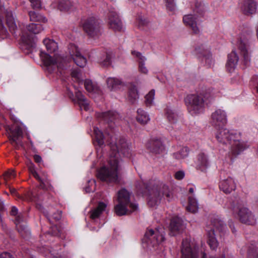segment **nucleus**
Listing matches in <instances>:
<instances>
[{"label":"nucleus","instance_id":"obj_51","mask_svg":"<svg viewBox=\"0 0 258 258\" xmlns=\"http://www.w3.org/2000/svg\"><path fill=\"white\" fill-rule=\"evenodd\" d=\"M33 9H39L41 6L40 0H29Z\"/></svg>","mask_w":258,"mask_h":258},{"label":"nucleus","instance_id":"obj_28","mask_svg":"<svg viewBox=\"0 0 258 258\" xmlns=\"http://www.w3.org/2000/svg\"><path fill=\"white\" fill-rule=\"evenodd\" d=\"M132 55L136 59L139 63V70L143 74H147L148 72V70L145 66V62L146 60V58L143 56L140 52L135 50L132 51Z\"/></svg>","mask_w":258,"mask_h":258},{"label":"nucleus","instance_id":"obj_19","mask_svg":"<svg viewBox=\"0 0 258 258\" xmlns=\"http://www.w3.org/2000/svg\"><path fill=\"white\" fill-rule=\"evenodd\" d=\"M195 165L197 170L204 173L207 172L211 165L208 155L204 153H200L197 156Z\"/></svg>","mask_w":258,"mask_h":258},{"label":"nucleus","instance_id":"obj_27","mask_svg":"<svg viewBox=\"0 0 258 258\" xmlns=\"http://www.w3.org/2000/svg\"><path fill=\"white\" fill-rule=\"evenodd\" d=\"M238 59V54L235 50H233L228 54L226 68L229 73H232L234 71L237 64Z\"/></svg>","mask_w":258,"mask_h":258},{"label":"nucleus","instance_id":"obj_46","mask_svg":"<svg viewBox=\"0 0 258 258\" xmlns=\"http://www.w3.org/2000/svg\"><path fill=\"white\" fill-rule=\"evenodd\" d=\"M95 187V180L90 179L88 180L87 184L85 187V190L86 192L89 193L93 191Z\"/></svg>","mask_w":258,"mask_h":258},{"label":"nucleus","instance_id":"obj_34","mask_svg":"<svg viewBox=\"0 0 258 258\" xmlns=\"http://www.w3.org/2000/svg\"><path fill=\"white\" fill-rule=\"evenodd\" d=\"M43 43L48 53H55L58 49L57 43L53 39L45 38L43 40Z\"/></svg>","mask_w":258,"mask_h":258},{"label":"nucleus","instance_id":"obj_56","mask_svg":"<svg viewBox=\"0 0 258 258\" xmlns=\"http://www.w3.org/2000/svg\"><path fill=\"white\" fill-rule=\"evenodd\" d=\"M49 252L51 255H52L53 257L57 258L58 253L55 250H49Z\"/></svg>","mask_w":258,"mask_h":258},{"label":"nucleus","instance_id":"obj_17","mask_svg":"<svg viewBox=\"0 0 258 258\" xmlns=\"http://www.w3.org/2000/svg\"><path fill=\"white\" fill-rule=\"evenodd\" d=\"M237 44L238 49L243 56L245 65H248L250 59L248 51L249 47L247 43V39L242 37V36H240L238 38Z\"/></svg>","mask_w":258,"mask_h":258},{"label":"nucleus","instance_id":"obj_29","mask_svg":"<svg viewBox=\"0 0 258 258\" xmlns=\"http://www.w3.org/2000/svg\"><path fill=\"white\" fill-rule=\"evenodd\" d=\"M52 7L57 8L61 11H66L72 9L73 3L70 0H55L51 4Z\"/></svg>","mask_w":258,"mask_h":258},{"label":"nucleus","instance_id":"obj_1","mask_svg":"<svg viewBox=\"0 0 258 258\" xmlns=\"http://www.w3.org/2000/svg\"><path fill=\"white\" fill-rule=\"evenodd\" d=\"M110 152L106 165L102 166L97 172V177L107 183H117L118 173L121 168L122 160L119 153L124 156L130 157L131 144L125 138L119 139L117 144H109Z\"/></svg>","mask_w":258,"mask_h":258},{"label":"nucleus","instance_id":"obj_48","mask_svg":"<svg viewBox=\"0 0 258 258\" xmlns=\"http://www.w3.org/2000/svg\"><path fill=\"white\" fill-rule=\"evenodd\" d=\"M16 174L15 171L13 169L9 170L4 174V178L6 181L14 178Z\"/></svg>","mask_w":258,"mask_h":258},{"label":"nucleus","instance_id":"obj_13","mask_svg":"<svg viewBox=\"0 0 258 258\" xmlns=\"http://www.w3.org/2000/svg\"><path fill=\"white\" fill-rule=\"evenodd\" d=\"M227 121V112L223 109H217L211 114V123L215 128L224 127Z\"/></svg>","mask_w":258,"mask_h":258},{"label":"nucleus","instance_id":"obj_62","mask_svg":"<svg viewBox=\"0 0 258 258\" xmlns=\"http://www.w3.org/2000/svg\"><path fill=\"white\" fill-rule=\"evenodd\" d=\"M229 226L232 231L233 233H234L235 232V229H234V226L233 225V224H231L229 225Z\"/></svg>","mask_w":258,"mask_h":258},{"label":"nucleus","instance_id":"obj_21","mask_svg":"<svg viewBox=\"0 0 258 258\" xmlns=\"http://www.w3.org/2000/svg\"><path fill=\"white\" fill-rule=\"evenodd\" d=\"M21 47L23 49H27L32 52L35 47V43L32 35H29L25 30L21 31Z\"/></svg>","mask_w":258,"mask_h":258},{"label":"nucleus","instance_id":"obj_58","mask_svg":"<svg viewBox=\"0 0 258 258\" xmlns=\"http://www.w3.org/2000/svg\"><path fill=\"white\" fill-rule=\"evenodd\" d=\"M68 96L71 99H72L73 100H74L75 101V98H74V94H73V91H72L71 90L70 88L68 89Z\"/></svg>","mask_w":258,"mask_h":258},{"label":"nucleus","instance_id":"obj_31","mask_svg":"<svg viewBox=\"0 0 258 258\" xmlns=\"http://www.w3.org/2000/svg\"><path fill=\"white\" fill-rule=\"evenodd\" d=\"M97 117L102 118L107 123L111 122L119 118L118 114L115 111H108L98 113Z\"/></svg>","mask_w":258,"mask_h":258},{"label":"nucleus","instance_id":"obj_7","mask_svg":"<svg viewBox=\"0 0 258 258\" xmlns=\"http://www.w3.org/2000/svg\"><path fill=\"white\" fill-rule=\"evenodd\" d=\"M207 97L203 93L189 94L184 99L188 111L192 115H196L204 112L205 99Z\"/></svg>","mask_w":258,"mask_h":258},{"label":"nucleus","instance_id":"obj_26","mask_svg":"<svg viewBox=\"0 0 258 258\" xmlns=\"http://www.w3.org/2000/svg\"><path fill=\"white\" fill-rule=\"evenodd\" d=\"M23 218L21 215H18L15 220V224L18 232L24 238L28 237L30 232L25 224L22 223Z\"/></svg>","mask_w":258,"mask_h":258},{"label":"nucleus","instance_id":"obj_2","mask_svg":"<svg viewBox=\"0 0 258 258\" xmlns=\"http://www.w3.org/2000/svg\"><path fill=\"white\" fill-rule=\"evenodd\" d=\"M68 51L70 58H64L61 55L55 54L53 56L40 50L39 56L43 61L46 70L50 74L56 73L61 75L67 67V63L73 59L75 63L81 68L84 67L87 63V59L82 55L78 47L75 44H70Z\"/></svg>","mask_w":258,"mask_h":258},{"label":"nucleus","instance_id":"obj_10","mask_svg":"<svg viewBox=\"0 0 258 258\" xmlns=\"http://www.w3.org/2000/svg\"><path fill=\"white\" fill-rule=\"evenodd\" d=\"M212 227L210 229H207V242L212 249H216L218 245V241L215 237V230L216 229L220 232H225L226 231V226L223 222L218 219H214L211 222Z\"/></svg>","mask_w":258,"mask_h":258},{"label":"nucleus","instance_id":"obj_32","mask_svg":"<svg viewBox=\"0 0 258 258\" xmlns=\"http://www.w3.org/2000/svg\"><path fill=\"white\" fill-rule=\"evenodd\" d=\"M106 207V204L103 202H99L98 206L90 211V218L95 221L96 219H98L102 212L105 210Z\"/></svg>","mask_w":258,"mask_h":258},{"label":"nucleus","instance_id":"obj_9","mask_svg":"<svg viewBox=\"0 0 258 258\" xmlns=\"http://www.w3.org/2000/svg\"><path fill=\"white\" fill-rule=\"evenodd\" d=\"M10 143L16 148L22 146V140L23 133L22 127L18 124H14L11 126L7 125L5 126Z\"/></svg>","mask_w":258,"mask_h":258},{"label":"nucleus","instance_id":"obj_47","mask_svg":"<svg viewBox=\"0 0 258 258\" xmlns=\"http://www.w3.org/2000/svg\"><path fill=\"white\" fill-rule=\"evenodd\" d=\"M71 75L73 79L75 81L78 82L79 84L83 83V80L81 79L80 73L78 70H73L71 73Z\"/></svg>","mask_w":258,"mask_h":258},{"label":"nucleus","instance_id":"obj_55","mask_svg":"<svg viewBox=\"0 0 258 258\" xmlns=\"http://www.w3.org/2000/svg\"><path fill=\"white\" fill-rule=\"evenodd\" d=\"M18 209L16 207H13L11 211V215L16 216L18 214Z\"/></svg>","mask_w":258,"mask_h":258},{"label":"nucleus","instance_id":"obj_42","mask_svg":"<svg viewBox=\"0 0 258 258\" xmlns=\"http://www.w3.org/2000/svg\"><path fill=\"white\" fill-rule=\"evenodd\" d=\"M29 16L31 21L41 22L44 23L47 22V19L45 17L34 11H30L29 12Z\"/></svg>","mask_w":258,"mask_h":258},{"label":"nucleus","instance_id":"obj_20","mask_svg":"<svg viewBox=\"0 0 258 258\" xmlns=\"http://www.w3.org/2000/svg\"><path fill=\"white\" fill-rule=\"evenodd\" d=\"M185 226L182 219L179 217L173 218L169 226L170 234L175 236L181 233L185 229Z\"/></svg>","mask_w":258,"mask_h":258},{"label":"nucleus","instance_id":"obj_39","mask_svg":"<svg viewBox=\"0 0 258 258\" xmlns=\"http://www.w3.org/2000/svg\"><path fill=\"white\" fill-rule=\"evenodd\" d=\"M26 30L32 34H38L43 30V27L41 24L31 23L26 26Z\"/></svg>","mask_w":258,"mask_h":258},{"label":"nucleus","instance_id":"obj_25","mask_svg":"<svg viewBox=\"0 0 258 258\" xmlns=\"http://www.w3.org/2000/svg\"><path fill=\"white\" fill-rule=\"evenodd\" d=\"M73 87L75 90V97L77 100V103L79 105L80 108L86 111L88 110L90 107L89 101L86 99L78 88H77L74 86H73Z\"/></svg>","mask_w":258,"mask_h":258},{"label":"nucleus","instance_id":"obj_8","mask_svg":"<svg viewBox=\"0 0 258 258\" xmlns=\"http://www.w3.org/2000/svg\"><path fill=\"white\" fill-rule=\"evenodd\" d=\"M233 213L239 221L243 224L254 225L256 223V218L254 214L246 207L237 204L232 208Z\"/></svg>","mask_w":258,"mask_h":258},{"label":"nucleus","instance_id":"obj_45","mask_svg":"<svg viewBox=\"0 0 258 258\" xmlns=\"http://www.w3.org/2000/svg\"><path fill=\"white\" fill-rule=\"evenodd\" d=\"M155 94V91L153 89L146 95L145 102L147 106L150 107L154 105Z\"/></svg>","mask_w":258,"mask_h":258},{"label":"nucleus","instance_id":"obj_30","mask_svg":"<svg viewBox=\"0 0 258 258\" xmlns=\"http://www.w3.org/2000/svg\"><path fill=\"white\" fill-rule=\"evenodd\" d=\"M27 166L29 169L30 172L33 175V176L38 181H40V186L42 188H45V182L46 181V177L45 174L43 173L44 177L41 178L40 177L38 173L36 172L34 164L31 161H29L27 164Z\"/></svg>","mask_w":258,"mask_h":258},{"label":"nucleus","instance_id":"obj_3","mask_svg":"<svg viewBox=\"0 0 258 258\" xmlns=\"http://www.w3.org/2000/svg\"><path fill=\"white\" fill-rule=\"evenodd\" d=\"M216 128V139L221 144L229 145L230 152L234 156L240 154L248 148L247 143L241 140L240 133L223 127Z\"/></svg>","mask_w":258,"mask_h":258},{"label":"nucleus","instance_id":"obj_43","mask_svg":"<svg viewBox=\"0 0 258 258\" xmlns=\"http://www.w3.org/2000/svg\"><path fill=\"white\" fill-rule=\"evenodd\" d=\"M248 258H258V244H251L247 251Z\"/></svg>","mask_w":258,"mask_h":258},{"label":"nucleus","instance_id":"obj_36","mask_svg":"<svg viewBox=\"0 0 258 258\" xmlns=\"http://www.w3.org/2000/svg\"><path fill=\"white\" fill-rule=\"evenodd\" d=\"M86 90L90 93L99 94L100 93L99 87L90 80H86L84 82Z\"/></svg>","mask_w":258,"mask_h":258},{"label":"nucleus","instance_id":"obj_11","mask_svg":"<svg viewBox=\"0 0 258 258\" xmlns=\"http://www.w3.org/2000/svg\"><path fill=\"white\" fill-rule=\"evenodd\" d=\"M164 231L162 228L153 230H148L143 239V242L147 243L148 246H156L164 240Z\"/></svg>","mask_w":258,"mask_h":258},{"label":"nucleus","instance_id":"obj_41","mask_svg":"<svg viewBox=\"0 0 258 258\" xmlns=\"http://www.w3.org/2000/svg\"><path fill=\"white\" fill-rule=\"evenodd\" d=\"M189 154V149L187 147L181 148L179 151L174 153L173 157L178 160H181L187 157Z\"/></svg>","mask_w":258,"mask_h":258},{"label":"nucleus","instance_id":"obj_15","mask_svg":"<svg viewBox=\"0 0 258 258\" xmlns=\"http://www.w3.org/2000/svg\"><path fill=\"white\" fill-rule=\"evenodd\" d=\"M219 187L225 194H229L236 189V184L235 180L229 174L225 175L224 173H221Z\"/></svg>","mask_w":258,"mask_h":258},{"label":"nucleus","instance_id":"obj_60","mask_svg":"<svg viewBox=\"0 0 258 258\" xmlns=\"http://www.w3.org/2000/svg\"><path fill=\"white\" fill-rule=\"evenodd\" d=\"M203 7H201V8H199L197 7L196 8L195 10H194L195 12H196L197 13H198L200 15L202 14L203 13Z\"/></svg>","mask_w":258,"mask_h":258},{"label":"nucleus","instance_id":"obj_37","mask_svg":"<svg viewBox=\"0 0 258 258\" xmlns=\"http://www.w3.org/2000/svg\"><path fill=\"white\" fill-rule=\"evenodd\" d=\"M199 209V205L197 199L192 195L188 197V205L186 210L191 213H196Z\"/></svg>","mask_w":258,"mask_h":258},{"label":"nucleus","instance_id":"obj_64","mask_svg":"<svg viewBox=\"0 0 258 258\" xmlns=\"http://www.w3.org/2000/svg\"><path fill=\"white\" fill-rule=\"evenodd\" d=\"M256 79V83H257V92H258V77H253V79Z\"/></svg>","mask_w":258,"mask_h":258},{"label":"nucleus","instance_id":"obj_16","mask_svg":"<svg viewBox=\"0 0 258 258\" xmlns=\"http://www.w3.org/2000/svg\"><path fill=\"white\" fill-rule=\"evenodd\" d=\"M195 54L199 55L202 62L208 68L212 67L214 63L212 54L208 49L202 45L195 48Z\"/></svg>","mask_w":258,"mask_h":258},{"label":"nucleus","instance_id":"obj_22","mask_svg":"<svg viewBox=\"0 0 258 258\" xmlns=\"http://www.w3.org/2000/svg\"><path fill=\"white\" fill-rule=\"evenodd\" d=\"M198 16L192 14L184 15L183 17V21L185 25L189 27L193 33L199 34L200 32V27L198 25Z\"/></svg>","mask_w":258,"mask_h":258},{"label":"nucleus","instance_id":"obj_33","mask_svg":"<svg viewBox=\"0 0 258 258\" xmlns=\"http://www.w3.org/2000/svg\"><path fill=\"white\" fill-rule=\"evenodd\" d=\"M139 97L137 87L133 84H129L127 98L131 103H135Z\"/></svg>","mask_w":258,"mask_h":258},{"label":"nucleus","instance_id":"obj_18","mask_svg":"<svg viewBox=\"0 0 258 258\" xmlns=\"http://www.w3.org/2000/svg\"><path fill=\"white\" fill-rule=\"evenodd\" d=\"M147 148L152 153L161 154L165 152L162 142L160 139L152 138L146 144Z\"/></svg>","mask_w":258,"mask_h":258},{"label":"nucleus","instance_id":"obj_35","mask_svg":"<svg viewBox=\"0 0 258 258\" xmlns=\"http://www.w3.org/2000/svg\"><path fill=\"white\" fill-rule=\"evenodd\" d=\"M165 115L171 124L174 125L177 123L179 115L174 109L170 107H167L165 110Z\"/></svg>","mask_w":258,"mask_h":258},{"label":"nucleus","instance_id":"obj_61","mask_svg":"<svg viewBox=\"0 0 258 258\" xmlns=\"http://www.w3.org/2000/svg\"><path fill=\"white\" fill-rule=\"evenodd\" d=\"M142 187H141V185H139V188H145V189H147L148 190L149 189V186L148 185H147V183H146L144 181H142Z\"/></svg>","mask_w":258,"mask_h":258},{"label":"nucleus","instance_id":"obj_54","mask_svg":"<svg viewBox=\"0 0 258 258\" xmlns=\"http://www.w3.org/2000/svg\"><path fill=\"white\" fill-rule=\"evenodd\" d=\"M52 216L55 220H58L61 218V212L57 211V213L53 214Z\"/></svg>","mask_w":258,"mask_h":258},{"label":"nucleus","instance_id":"obj_24","mask_svg":"<svg viewBox=\"0 0 258 258\" xmlns=\"http://www.w3.org/2000/svg\"><path fill=\"white\" fill-rule=\"evenodd\" d=\"M107 87L112 91L123 90L126 86V83L118 78L110 77L106 80Z\"/></svg>","mask_w":258,"mask_h":258},{"label":"nucleus","instance_id":"obj_5","mask_svg":"<svg viewBox=\"0 0 258 258\" xmlns=\"http://www.w3.org/2000/svg\"><path fill=\"white\" fill-rule=\"evenodd\" d=\"M6 18V21L8 27L10 32L13 34H15L16 31L18 29V27L16 23V20L12 11L10 9H6L3 6H0V38L4 39L9 36L8 32L4 26L3 19L4 17Z\"/></svg>","mask_w":258,"mask_h":258},{"label":"nucleus","instance_id":"obj_14","mask_svg":"<svg viewBox=\"0 0 258 258\" xmlns=\"http://www.w3.org/2000/svg\"><path fill=\"white\" fill-rule=\"evenodd\" d=\"M107 23L109 27L114 31H120L123 27L117 12L114 7L108 8Z\"/></svg>","mask_w":258,"mask_h":258},{"label":"nucleus","instance_id":"obj_59","mask_svg":"<svg viewBox=\"0 0 258 258\" xmlns=\"http://www.w3.org/2000/svg\"><path fill=\"white\" fill-rule=\"evenodd\" d=\"M10 192L11 193L12 195H14V196H16L17 197H18L19 198H21V197H20V196L17 194V191H16V190L14 188H10Z\"/></svg>","mask_w":258,"mask_h":258},{"label":"nucleus","instance_id":"obj_38","mask_svg":"<svg viewBox=\"0 0 258 258\" xmlns=\"http://www.w3.org/2000/svg\"><path fill=\"white\" fill-rule=\"evenodd\" d=\"M149 114L143 109L139 108L137 110V120L141 124H146L150 120Z\"/></svg>","mask_w":258,"mask_h":258},{"label":"nucleus","instance_id":"obj_57","mask_svg":"<svg viewBox=\"0 0 258 258\" xmlns=\"http://www.w3.org/2000/svg\"><path fill=\"white\" fill-rule=\"evenodd\" d=\"M33 158L35 162L36 163H40L42 161L41 157L38 155H35Z\"/></svg>","mask_w":258,"mask_h":258},{"label":"nucleus","instance_id":"obj_12","mask_svg":"<svg viewBox=\"0 0 258 258\" xmlns=\"http://www.w3.org/2000/svg\"><path fill=\"white\" fill-rule=\"evenodd\" d=\"M83 28L90 37L94 39L98 38L101 34L99 22L94 17L88 19L83 23Z\"/></svg>","mask_w":258,"mask_h":258},{"label":"nucleus","instance_id":"obj_53","mask_svg":"<svg viewBox=\"0 0 258 258\" xmlns=\"http://www.w3.org/2000/svg\"><path fill=\"white\" fill-rule=\"evenodd\" d=\"M0 258H14L12 255L8 252H3L1 254Z\"/></svg>","mask_w":258,"mask_h":258},{"label":"nucleus","instance_id":"obj_52","mask_svg":"<svg viewBox=\"0 0 258 258\" xmlns=\"http://www.w3.org/2000/svg\"><path fill=\"white\" fill-rule=\"evenodd\" d=\"M184 176V173L183 171H179L175 173V177L176 179L180 180Z\"/></svg>","mask_w":258,"mask_h":258},{"label":"nucleus","instance_id":"obj_49","mask_svg":"<svg viewBox=\"0 0 258 258\" xmlns=\"http://www.w3.org/2000/svg\"><path fill=\"white\" fill-rule=\"evenodd\" d=\"M165 6L167 10L172 12H174L176 9V6L174 0L167 2V3L165 4Z\"/></svg>","mask_w":258,"mask_h":258},{"label":"nucleus","instance_id":"obj_63","mask_svg":"<svg viewBox=\"0 0 258 258\" xmlns=\"http://www.w3.org/2000/svg\"><path fill=\"white\" fill-rule=\"evenodd\" d=\"M194 188L193 187H191L189 188V192L191 194H192L194 192Z\"/></svg>","mask_w":258,"mask_h":258},{"label":"nucleus","instance_id":"obj_50","mask_svg":"<svg viewBox=\"0 0 258 258\" xmlns=\"http://www.w3.org/2000/svg\"><path fill=\"white\" fill-rule=\"evenodd\" d=\"M59 231L58 230L57 227L53 226L52 227L51 229L46 233V236L49 235H52L54 236H59Z\"/></svg>","mask_w":258,"mask_h":258},{"label":"nucleus","instance_id":"obj_40","mask_svg":"<svg viewBox=\"0 0 258 258\" xmlns=\"http://www.w3.org/2000/svg\"><path fill=\"white\" fill-rule=\"evenodd\" d=\"M111 55L110 53L105 52L98 59V63L103 67H108L111 64Z\"/></svg>","mask_w":258,"mask_h":258},{"label":"nucleus","instance_id":"obj_4","mask_svg":"<svg viewBox=\"0 0 258 258\" xmlns=\"http://www.w3.org/2000/svg\"><path fill=\"white\" fill-rule=\"evenodd\" d=\"M131 195L125 188L118 191L116 197L117 203L114 206L115 212L118 216L127 215L138 210V204L131 201Z\"/></svg>","mask_w":258,"mask_h":258},{"label":"nucleus","instance_id":"obj_44","mask_svg":"<svg viewBox=\"0 0 258 258\" xmlns=\"http://www.w3.org/2000/svg\"><path fill=\"white\" fill-rule=\"evenodd\" d=\"M94 134L96 141L98 145L99 146L103 145L104 144V137L102 132L98 127H95L94 128Z\"/></svg>","mask_w":258,"mask_h":258},{"label":"nucleus","instance_id":"obj_6","mask_svg":"<svg viewBox=\"0 0 258 258\" xmlns=\"http://www.w3.org/2000/svg\"><path fill=\"white\" fill-rule=\"evenodd\" d=\"M173 198L172 192L169 187L162 183L157 185L153 190L148 198V203L149 206L154 207L162 201H171Z\"/></svg>","mask_w":258,"mask_h":258},{"label":"nucleus","instance_id":"obj_23","mask_svg":"<svg viewBox=\"0 0 258 258\" xmlns=\"http://www.w3.org/2000/svg\"><path fill=\"white\" fill-rule=\"evenodd\" d=\"M240 7L245 15L254 14L257 10V4L254 0H244L240 5Z\"/></svg>","mask_w":258,"mask_h":258}]
</instances>
